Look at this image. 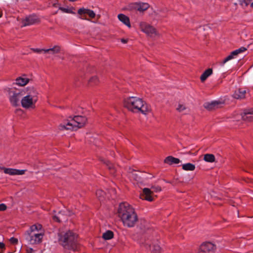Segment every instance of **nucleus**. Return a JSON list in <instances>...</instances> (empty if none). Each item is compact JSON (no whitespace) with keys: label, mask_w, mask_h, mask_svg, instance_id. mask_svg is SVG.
Here are the masks:
<instances>
[{"label":"nucleus","mask_w":253,"mask_h":253,"mask_svg":"<svg viewBox=\"0 0 253 253\" xmlns=\"http://www.w3.org/2000/svg\"><path fill=\"white\" fill-rule=\"evenodd\" d=\"M117 212L125 226L134 227L138 221V216L134 209L126 202H123L119 205Z\"/></svg>","instance_id":"nucleus-1"},{"label":"nucleus","mask_w":253,"mask_h":253,"mask_svg":"<svg viewBox=\"0 0 253 253\" xmlns=\"http://www.w3.org/2000/svg\"><path fill=\"white\" fill-rule=\"evenodd\" d=\"M123 104L124 107L133 113L141 112L146 115L151 110L150 105L142 99L137 97L129 96L125 98L123 100Z\"/></svg>","instance_id":"nucleus-2"},{"label":"nucleus","mask_w":253,"mask_h":253,"mask_svg":"<svg viewBox=\"0 0 253 253\" xmlns=\"http://www.w3.org/2000/svg\"><path fill=\"white\" fill-rule=\"evenodd\" d=\"M58 242L64 249L78 251L80 245L78 242V235L71 230L58 234Z\"/></svg>","instance_id":"nucleus-3"},{"label":"nucleus","mask_w":253,"mask_h":253,"mask_svg":"<svg viewBox=\"0 0 253 253\" xmlns=\"http://www.w3.org/2000/svg\"><path fill=\"white\" fill-rule=\"evenodd\" d=\"M24 91L15 87L9 88L8 92L9 95V101L13 107L19 106V102L20 98L23 95Z\"/></svg>","instance_id":"nucleus-4"},{"label":"nucleus","mask_w":253,"mask_h":253,"mask_svg":"<svg viewBox=\"0 0 253 253\" xmlns=\"http://www.w3.org/2000/svg\"><path fill=\"white\" fill-rule=\"evenodd\" d=\"M43 233H29V232H25L24 236L25 237V239L27 240L30 244L31 245H35V244H40L42 243Z\"/></svg>","instance_id":"nucleus-5"},{"label":"nucleus","mask_w":253,"mask_h":253,"mask_svg":"<svg viewBox=\"0 0 253 253\" xmlns=\"http://www.w3.org/2000/svg\"><path fill=\"white\" fill-rule=\"evenodd\" d=\"M87 118L85 116H75L72 119V125L74 127V130H77L78 128L84 126L87 122Z\"/></svg>","instance_id":"nucleus-6"},{"label":"nucleus","mask_w":253,"mask_h":253,"mask_svg":"<svg viewBox=\"0 0 253 253\" xmlns=\"http://www.w3.org/2000/svg\"><path fill=\"white\" fill-rule=\"evenodd\" d=\"M78 14L80 15V18L87 20H89V19L87 18L86 15H88L91 19L94 18L96 16L95 12L92 10L84 7L79 9Z\"/></svg>","instance_id":"nucleus-7"},{"label":"nucleus","mask_w":253,"mask_h":253,"mask_svg":"<svg viewBox=\"0 0 253 253\" xmlns=\"http://www.w3.org/2000/svg\"><path fill=\"white\" fill-rule=\"evenodd\" d=\"M215 246L210 242L203 243L199 249L198 253H214Z\"/></svg>","instance_id":"nucleus-8"},{"label":"nucleus","mask_w":253,"mask_h":253,"mask_svg":"<svg viewBox=\"0 0 253 253\" xmlns=\"http://www.w3.org/2000/svg\"><path fill=\"white\" fill-rule=\"evenodd\" d=\"M40 19L35 14L30 15L22 21V25L24 27L36 23H40Z\"/></svg>","instance_id":"nucleus-9"},{"label":"nucleus","mask_w":253,"mask_h":253,"mask_svg":"<svg viewBox=\"0 0 253 253\" xmlns=\"http://www.w3.org/2000/svg\"><path fill=\"white\" fill-rule=\"evenodd\" d=\"M37 99H33L29 95L24 96L21 101V105L24 108H35Z\"/></svg>","instance_id":"nucleus-10"},{"label":"nucleus","mask_w":253,"mask_h":253,"mask_svg":"<svg viewBox=\"0 0 253 253\" xmlns=\"http://www.w3.org/2000/svg\"><path fill=\"white\" fill-rule=\"evenodd\" d=\"M153 195V191L149 188H145L143 189L142 193L140 194V198L142 200L152 202L154 200V198L152 196Z\"/></svg>","instance_id":"nucleus-11"},{"label":"nucleus","mask_w":253,"mask_h":253,"mask_svg":"<svg viewBox=\"0 0 253 253\" xmlns=\"http://www.w3.org/2000/svg\"><path fill=\"white\" fill-rule=\"evenodd\" d=\"M140 27L143 32L148 35H152L156 33V29L154 27L145 22L140 23Z\"/></svg>","instance_id":"nucleus-12"},{"label":"nucleus","mask_w":253,"mask_h":253,"mask_svg":"<svg viewBox=\"0 0 253 253\" xmlns=\"http://www.w3.org/2000/svg\"><path fill=\"white\" fill-rule=\"evenodd\" d=\"M223 104V102L220 101H213L211 102H207L204 105V107L209 111H212L221 107V105Z\"/></svg>","instance_id":"nucleus-13"},{"label":"nucleus","mask_w":253,"mask_h":253,"mask_svg":"<svg viewBox=\"0 0 253 253\" xmlns=\"http://www.w3.org/2000/svg\"><path fill=\"white\" fill-rule=\"evenodd\" d=\"M246 90L244 88H239L235 91L233 94L234 98L237 99H242L245 98Z\"/></svg>","instance_id":"nucleus-14"},{"label":"nucleus","mask_w":253,"mask_h":253,"mask_svg":"<svg viewBox=\"0 0 253 253\" xmlns=\"http://www.w3.org/2000/svg\"><path fill=\"white\" fill-rule=\"evenodd\" d=\"M58 128L60 130H74V127L72 123L68 121V120L66 121L63 124H61L58 126Z\"/></svg>","instance_id":"nucleus-15"},{"label":"nucleus","mask_w":253,"mask_h":253,"mask_svg":"<svg viewBox=\"0 0 253 253\" xmlns=\"http://www.w3.org/2000/svg\"><path fill=\"white\" fill-rule=\"evenodd\" d=\"M180 162V161L178 158H174L171 156L167 157L164 160V163L169 165L178 164Z\"/></svg>","instance_id":"nucleus-16"},{"label":"nucleus","mask_w":253,"mask_h":253,"mask_svg":"<svg viewBox=\"0 0 253 253\" xmlns=\"http://www.w3.org/2000/svg\"><path fill=\"white\" fill-rule=\"evenodd\" d=\"M118 17L119 20L122 22L126 26H127L129 28L131 27L129 18L128 16H126L124 14L121 13L118 15Z\"/></svg>","instance_id":"nucleus-17"},{"label":"nucleus","mask_w":253,"mask_h":253,"mask_svg":"<svg viewBox=\"0 0 253 253\" xmlns=\"http://www.w3.org/2000/svg\"><path fill=\"white\" fill-rule=\"evenodd\" d=\"M134 171H135V170L134 169H132L131 171L129 172L130 178L133 179L134 181L137 182V183H143V178L141 176L138 175V174L134 173Z\"/></svg>","instance_id":"nucleus-18"},{"label":"nucleus","mask_w":253,"mask_h":253,"mask_svg":"<svg viewBox=\"0 0 253 253\" xmlns=\"http://www.w3.org/2000/svg\"><path fill=\"white\" fill-rule=\"evenodd\" d=\"M212 74V69L208 68L206 70L200 77V80L202 83H204L207 79Z\"/></svg>","instance_id":"nucleus-19"},{"label":"nucleus","mask_w":253,"mask_h":253,"mask_svg":"<svg viewBox=\"0 0 253 253\" xmlns=\"http://www.w3.org/2000/svg\"><path fill=\"white\" fill-rule=\"evenodd\" d=\"M29 82V79L19 77L16 79V83H13V84H16L19 86H23L27 84Z\"/></svg>","instance_id":"nucleus-20"},{"label":"nucleus","mask_w":253,"mask_h":253,"mask_svg":"<svg viewBox=\"0 0 253 253\" xmlns=\"http://www.w3.org/2000/svg\"><path fill=\"white\" fill-rule=\"evenodd\" d=\"M27 89L28 91L27 95H29L33 99H37L38 93L36 90L33 87H29Z\"/></svg>","instance_id":"nucleus-21"},{"label":"nucleus","mask_w":253,"mask_h":253,"mask_svg":"<svg viewBox=\"0 0 253 253\" xmlns=\"http://www.w3.org/2000/svg\"><path fill=\"white\" fill-rule=\"evenodd\" d=\"M114 232L110 230L106 231L102 234V238L105 240H111L114 238Z\"/></svg>","instance_id":"nucleus-22"},{"label":"nucleus","mask_w":253,"mask_h":253,"mask_svg":"<svg viewBox=\"0 0 253 253\" xmlns=\"http://www.w3.org/2000/svg\"><path fill=\"white\" fill-rule=\"evenodd\" d=\"M42 228V225L40 224H34L31 226L29 230H27L25 232L35 233V231H39Z\"/></svg>","instance_id":"nucleus-23"},{"label":"nucleus","mask_w":253,"mask_h":253,"mask_svg":"<svg viewBox=\"0 0 253 253\" xmlns=\"http://www.w3.org/2000/svg\"><path fill=\"white\" fill-rule=\"evenodd\" d=\"M42 228V225L40 224H34L31 226L29 230H27L25 232L35 233V231H39Z\"/></svg>","instance_id":"nucleus-24"},{"label":"nucleus","mask_w":253,"mask_h":253,"mask_svg":"<svg viewBox=\"0 0 253 253\" xmlns=\"http://www.w3.org/2000/svg\"><path fill=\"white\" fill-rule=\"evenodd\" d=\"M60 50H61V48L59 46L55 45L52 48H50L49 49L44 50V51L45 53H48L50 51V52H51V53L52 54H55V53H58L60 52Z\"/></svg>","instance_id":"nucleus-25"},{"label":"nucleus","mask_w":253,"mask_h":253,"mask_svg":"<svg viewBox=\"0 0 253 253\" xmlns=\"http://www.w3.org/2000/svg\"><path fill=\"white\" fill-rule=\"evenodd\" d=\"M204 160L207 162L213 163L215 162V158L213 154H206L204 155Z\"/></svg>","instance_id":"nucleus-26"},{"label":"nucleus","mask_w":253,"mask_h":253,"mask_svg":"<svg viewBox=\"0 0 253 253\" xmlns=\"http://www.w3.org/2000/svg\"><path fill=\"white\" fill-rule=\"evenodd\" d=\"M138 5L137 11L140 12H143L149 7V4L147 3L138 2Z\"/></svg>","instance_id":"nucleus-27"},{"label":"nucleus","mask_w":253,"mask_h":253,"mask_svg":"<svg viewBox=\"0 0 253 253\" xmlns=\"http://www.w3.org/2000/svg\"><path fill=\"white\" fill-rule=\"evenodd\" d=\"M182 167V169L185 170L193 171L195 169V166L194 164L190 163L183 164Z\"/></svg>","instance_id":"nucleus-28"},{"label":"nucleus","mask_w":253,"mask_h":253,"mask_svg":"<svg viewBox=\"0 0 253 253\" xmlns=\"http://www.w3.org/2000/svg\"><path fill=\"white\" fill-rule=\"evenodd\" d=\"M99 81L98 77L96 76L91 77L88 81V84L90 86H94L97 85L99 84Z\"/></svg>","instance_id":"nucleus-29"},{"label":"nucleus","mask_w":253,"mask_h":253,"mask_svg":"<svg viewBox=\"0 0 253 253\" xmlns=\"http://www.w3.org/2000/svg\"><path fill=\"white\" fill-rule=\"evenodd\" d=\"M105 193L103 190L98 189L96 191V195L99 201H102L104 198Z\"/></svg>","instance_id":"nucleus-30"},{"label":"nucleus","mask_w":253,"mask_h":253,"mask_svg":"<svg viewBox=\"0 0 253 253\" xmlns=\"http://www.w3.org/2000/svg\"><path fill=\"white\" fill-rule=\"evenodd\" d=\"M1 169H3L4 172L6 174H8L11 175H14V169L6 168L5 167H0Z\"/></svg>","instance_id":"nucleus-31"},{"label":"nucleus","mask_w":253,"mask_h":253,"mask_svg":"<svg viewBox=\"0 0 253 253\" xmlns=\"http://www.w3.org/2000/svg\"><path fill=\"white\" fill-rule=\"evenodd\" d=\"M59 9L65 13L75 14V12H74L73 11V10L75 9V7H71L70 8H66L60 6L59 7Z\"/></svg>","instance_id":"nucleus-32"},{"label":"nucleus","mask_w":253,"mask_h":253,"mask_svg":"<svg viewBox=\"0 0 253 253\" xmlns=\"http://www.w3.org/2000/svg\"><path fill=\"white\" fill-rule=\"evenodd\" d=\"M138 5V2L131 3L128 5V9L131 11H137Z\"/></svg>","instance_id":"nucleus-33"},{"label":"nucleus","mask_w":253,"mask_h":253,"mask_svg":"<svg viewBox=\"0 0 253 253\" xmlns=\"http://www.w3.org/2000/svg\"><path fill=\"white\" fill-rule=\"evenodd\" d=\"M152 253H162V248L158 245H154L153 246V248L152 249Z\"/></svg>","instance_id":"nucleus-34"},{"label":"nucleus","mask_w":253,"mask_h":253,"mask_svg":"<svg viewBox=\"0 0 253 253\" xmlns=\"http://www.w3.org/2000/svg\"><path fill=\"white\" fill-rule=\"evenodd\" d=\"M238 2L242 7H246L251 3V0H238Z\"/></svg>","instance_id":"nucleus-35"},{"label":"nucleus","mask_w":253,"mask_h":253,"mask_svg":"<svg viewBox=\"0 0 253 253\" xmlns=\"http://www.w3.org/2000/svg\"><path fill=\"white\" fill-rule=\"evenodd\" d=\"M242 119L244 121H253V116L252 115L246 114L245 113H244V115H242Z\"/></svg>","instance_id":"nucleus-36"},{"label":"nucleus","mask_w":253,"mask_h":253,"mask_svg":"<svg viewBox=\"0 0 253 253\" xmlns=\"http://www.w3.org/2000/svg\"><path fill=\"white\" fill-rule=\"evenodd\" d=\"M100 161L105 164L110 170H114V166L109 161L103 159H100Z\"/></svg>","instance_id":"nucleus-37"},{"label":"nucleus","mask_w":253,"mask_h":253,"mask_svg":"<svg viewBox=\"0 0 253 253\" xmlns=\"http://www.w3.org/2000/svg\"><path fill=\"white\" fill-rule=\"evenodd\" d=\"M26 169H14V175H23L25 174Z\"/></svg>","instance_id":"nucleus-38"},{"label":"nucleus","mask_w":253,"mask_h":253,"mask_svg":"<svg viewBox=\"0 0 253 253\" xmlns=\"http://www.w3.org/2000/svg\"><path fill=\"white\" fill-rule=\"evenodd\" d=\"M9 241L10 242V243L12 244V245H17L18 243V240L17 238H15V237H11L10 239H9Z\"/></svg>","instance_id":"nucleus-39"},{"label":"nucleus","mask_w":253,"mask_h":253,"mask_svg":"<svg viewBox=\"0 0 253 253\" xmlns=\"http://www.w3.org/2000/svg\"><path fill=\"white\" fill-rule=\"evenodd\" d=\"M246 50H247V48L246 47H243V46L241 47L239 49L235 50V51H236L237 53H238V54L239 53H241L242 52H243L245 51Z\"/></svg>","instance_id":"nucleus-40"},{"label":"nucleus","mask_w":253,"mask_h":253,"mask_svg":"<svg viewBox=\"0 0 253 253\" xmlns=\"http://www.w3.org/2000/svg\"><path fill=\"white\" fill-rule=\"evenodd\" d=\"M246 114L253 115V108L249 109H246L244 110V112Z\"/></svg>","instance_id":"nucleus-41"},{"label":"nucleus","mask_w":253,"mask_h":253,"mask_svg":"<svg viewBox=\"0 0 253 253\" xmlns=\"http://www.w3.org/2000/svg\"><path fill=\"white\" fill-rule=\"evenodd\" d=\"M152 189L154 190L155 192H159L162 190V188L160 186H152Z\"/></svg>","instance_id":"nucleus-42"},{"label":"nucleus","mask_w":253,"mask_h":253,"mask_svg":"<svg viewBox=\"0 0 253 253\" xmlns=\"http://www.w3.org/2000/svg\"><path fill=\"white\" fill-rule=\"evenodd\" d=\"M32 50L36 53H40L42 51H44V49H40V48H32Z\"/></svg>","instance_id":"nucleus-43"},{"label":"nucleus","mask_w":253,"mask_h":253,"mask_svg":"<svg viewBox=\"0 0 253 253\" xmlns=\"http://www.w3.org/2000/svg\"><path fill=\"white\" fill-rule=\"evenodd\" d=\"M7 206L4 204H0V211H4L6 210Z\"/></svg>","instance_id":"nucleus-44"},{"label":"nucleus","mask_w":253,"mask_h":253,"mask_svg":"<svg viewBox=\"0 0 253 253\" xmlns=\"http://www.w3.org/2000/svg\"><path fill=\"white\" fill-rule=\"evenodd\" d=\"M52 219L53 221H54L56 222H58V223L61 222V220H60L59 218L56 215L52 216Z\"/></svg>","instance_id":"nucleus-45"},{"label":"nucleus","mask_w":253,"mask_h":253,"mask_svg":"<svg viewBox=\"0 0 253 253\" xmlns=\"http://www.w3.org/2000/svg\"><path fill=\"white\" fill-rule=\"evenodd\" d=\"M185 109V108L182 105L179 104L178 107L177 108V110L179 112H181L183 111Z\"/></svg>","instance_id":"nucleus-46"},{"label":"nucleus","mask_w":253,"mask_h":253,"mask_svg":"<svg viewBox=\"0 0 253 253\" xmlns=\"http://www.w3.org/2000/svg\"><path fill=\"white\" fill-rule=\"evenodd\" d=\"M5 249V244L2 243V242H0V249Z\"/></svg>","instance_id":"nucleus-47"},{"label":"nucleus","mask_w":253,"mask_h":253,"mask_svg":"<svg viewBox=\"0 0 253 253\" xmlns=\"http://www.w3.org/2000/svg\"><path fill=\"white\" fill-rule=\"evenodd\" d=\"M121 41L123 43H126L128 42V39L122 38L121 39Z\"/></svg>","instance_id":"nucleus-48"},{"label":"nucleus","mask_w":253,"mask_h":253,"mask_svg":"<svg viewBox=\"0 0 253 253\" xmlns=\"http://www.w3.org/2000/svg\"><path fill=\"white\" fill-rule=\"evenodd\" d=\"M228 59H227V57H226V58H225L223 61L221 62V65H223L226 62H227V61H228Z\"/></svg>","instance_id":"nucleus-49"},{"label":"nucleus","mask_w":253,"mask_h":253,"mask_svg":"<svg viewBox=\"0 0 253 253\" xmlns=\"http://www.w3.org/2000/svg\"><path fill=\"white\" fill-rule=\"evenodd\" d=\"M228 59H227V57H226V58H225L223 61L221 62V65H223L226 62H227V61H228Z\"/></svg>","instance_id":"nucleus-50"},{"label":"nucleus","mask_w":253,"mask_h":253,"mask_svg":"<svg viewBox=\"0 0 253 253\" xmlns=\"http://www.w3.org/2000/svg\"><path fill=\"white\" fill-rule=\"evenodd\" d=\"M227 57L228 60H230L234 58L233 57V55L231 54V53H230V54L228 56H227Z\"/></svg>","instance_id":"nucleus-51"},{"label":"nucleus","mask_w":253,"mask_h":253,"mask_svg":"<svg viewBox=\"0 0 253 253\" xmlns=\"http://www.w3.org/2000/svg\"><path fill=\"white\" fill-rule=\"evenodd\" d=\"M231 54L233 55V57H234L235 56H237L238 55V53H237L236 51L235 50L232 51L231 52Z\"/></svg>","instance_id":"nucleus-52"},{"label":"nucleus","mask_w":253,"mask_h":253,"mask_svg":"<svg viewBox=\"0 0 253 253\" xmlns=\"http://www.w3.org/2000/svg\"><path fill=\"white\" fill-rule=\"evenodd\" d=\"M59 5H60V4H59L58 2L54 3L53 4V6L54 7H57Z\"/></svg>","instance_id":"nucleus-53"},{"label":"nucleus","mask_w":253,"mask_h":253,"mask_svg":"<svg viewBox=\"0 0 253 253\" xmlns=\"http://www.w3.org/2000/svg\"><path fill=\"white\" fill-rule=\"evenodd\" d=\"M2 11L0 9V18L2 16Z\"/></svg>","instance_id":"nucleus-54"},{"label":"nucleus","mask_w":253,"mask_h":253,"mask_svg":"<svg viewBox=\"0 0 253 253\" xmlns=\"http://www.w3.org/2000/svg\"><path fill=\"white\" fill-rule=\"evenodd\" d=\"M251 6L253 8V2L251 3Z\"/></svg>","instance_id":"nucleus-55"},{"label":"nucleus","mask_w":253,"mask_h":253,"mask_svg":"<svg viewBox=\"0 0 253 253\" xmlns=\"http://www.w3.org/2000/svg\"><path fill=\"white\" fill-rule=\"evenodd\" d=\"M223 220H224V221H226V219H223Z\"/></svg>","instance_id":"nucleus-56"}]
</instances>
